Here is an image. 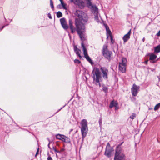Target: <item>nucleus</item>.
<instances>
[{"label":"nucleus","instance_id":"a18cd8bd","mask_svg":"<svg viewBox=\"0 0 160 160\" xmlns=\"http://www.w3.org/2000/svg\"><path fill=\"white\" fill-rule=\"evenodd\" d=\"M65 150V149L63 148H61L60 150V151H60L61 152H61H63Z\"/></svg>","mask_w":160,"mask_h":160},{"label":"nucleus","instance_id":"39448f33","mask_svg":"<svg viewBox=\"0 0 160 160\" xmlns=\"http://www.w3.org/2000/svg\"><path fill=\"white\" fill-rule=\"evenodd\" d=\"M82 41V42L81 43V47L82 48L84 57L87 60V61H88L91 64V65H92L93 64V62L92 60L91 59L90 57L88 55L87 49L86 48L83 43V42L84 41Z\"/></svg>","mask_w":160,"mask_h":160},{"label":"nucleus","instance_id":"603ef678","mask_svg":"<svg viewBox=\"0 0 160 160\" xmlns=\"http://www.w3.org/2000/svg\"><path fill=\"white\" fill-rule=\"evenodd\" d=\"M105 46V50H107V46H106L104 45L103 47ZM104 47H103V48Z\"/></svg>","mask_w":160,"mask_h":160},{"label":"nucleus","instance_id":"aec40b11","mask_svg":"<svg viewBox=\"0 0 160 160\" xmlns=\"http://www.w3.org/2000/svg\"><path fill=\"white\" fill-rule=\"evenodd\" d=\"M64 138L65 140L64 141H63V142H66L67 143H71V141L70 138L65 136Z\"/></svg>","mask_w":160,"mask_h":160},{"label":"nucleus","instance_id":"1a4fd4ad","mask_svg":"<svg viewBox=\"0 0 160 160\" xmlns=\"http://www.w3.org/2000/svg\"><path fill=\"white\" fill-rule=\"evenodd\" d=\"M139 87L136 85L135 84H133V87L131 89L132 95L134 96H136L137 94Z\"/></svg>","mask_w":160,"mask_h":160},{"label":"nucleus","instance_id":"b1692460","mask_svg":"<svg viewBox=\"0 0 160 160\" xmlns=\"http://www.w3.org/2000/svg\"><path fill=\"white\" fill-rule=\"evenodd\" d=\"M62 26L63 28L65 29V30H67L68 28V25L67 24V23H65V24H63L62 25Z\"/></svg>","mask_w":160,"mask_h":160},{"label":"nucleus","instance_id":"6ab92c4d","mask_svg":"<svg viewBox=\"0 0 160 160\" xmlns=\"http://www.w3.org/2000/svg\"><path fill=\"white\" fill-rule=\"evenodd\" d=\"M103 91L107 93L108 92V88L104 84L102 85Z\"/></svg>","mask_w":160,"mask_h":160},{"label":"nucleus","instance_id":"f704fd0d","mask_svg":"<svg viewBox=\"0 0 160 160\" xmlns=\"http://www.w3.org/2000/svg\"><path fill=\"white\" fill-rule=\"evenodd\" d=\"M102 118H100L99 120V123L100 126L102 124Z\"/></svg>","mask_w":160,"mask_h":160},{"label":"nucleus","instance_id":"13d9d810","mask_svg":"<svg viewBox=\"0 0 160 160\" xmlns=\"http://www.w3.org/2000/svg\"><path fill=\"white\" fill-rule=\"evenodd\" d=\"M61 3V2H63V0H59Z\"/></svg>","mask_w":160,"mask_h":160},{"label":"nucleus","instance_id":"c756f323","mask_svg":"<svg viewBox=\"0 0 160 160\" xmlns=\"http://www.w3.org/2000/svg\"><path fill=\"white\" fill-rule=\"evenodd\" d=\"M112 147H111L110 146V143L109 142H108L107 143V146L106 148H112Z\"/></svg>","mask_w":160,"mask_h":160},{"label":"nucleus","instance_id":"412c9836","mask_svg":"<svg viewBox=\"0 0 160 160\" xmlns=\"http://www.w3.org/2000/svg\"><path fill=\"white\" fill-rule=\"evenodd\" d=\"M77 56H78L80 59L82 58V56L80 54V52H81V51L79 49H78L77 51L75 52Z\"/></svg>","mask_w":160,"mask_h":160},{"label":"nucleus","instance_id":"c85d7f7f","mask_svg":"<svg viewBox=\"0 0 160 160\" xmlns=\"http://www.w3.org/2000/svg\"><path fill=\"white\" fill-rule=\"evenodd\" d=\"M95 14V19L97 21H98L99 20V19H98V13L96 14H96Z\"/></svg>","mask_w":160,"mask_h":160},{"label":"nucleus","instance_id":"0eeeda50","mask_svg":"<svg viewBox=\"0 0 160 160\" xmlns=\"http://www.w3.org/2000/svg\"><path fill=\"white\" fill-rule=\"evenodd\" d=\"M101 70L102 73V77L104 79H107L108 78V70L106 68L101 67Z\"/></svg>","mask_w":160,"mask_h":160},{"label":"nucleus","instance_id":"c9c22d12","mask_svg":"<svg viewBox=\"0 0 160 160\" xmlns=\"http://www.w3.org/2000/svg\"><path fill=\"white\" fill-rule=\"evenodd\" d=\"M88 7L89 8H90V7H91L93 5H92V2H88Z\"/></svg>","mask_w":160,"mask_h":160},{"label":"nucleus","instance_id":"72a5a7b5","mask_svg":"<svg viewBox=\"0 0 160 160\" xmlns=\"http://www.w3.org/2000/svg\"><path fill=\"white\" fill-rule=\"evenodd\" d=\"M107 34H109L110 36L111 35H112V33H111V32L110 30H108V31H107Z\"/></svg>","mask_w":160,"mask_h":160},{"label":"nucleus","instance_id":"7ed1b4c3","mask_svg":"<svg viewBox=\"0 0 160 160\" xmlns=\"http://www.w3.org/2000/svg\"><path fill=\"white\" fill-rule=\"evenodd\" d=\"M88 130L87 121L86 119H83L81 121V131L82 139L86 136Z\"/></svg>","mask_w":160,"mask_h":160},{"label":"nucleus","instance_id":"4c0bfd02","mask_svg":"<svg viewBox=\"0 0 160 160\" xmlns=\"http://www.w3.org/2000/svg\"><path fill=\"white\" fill-rule=\"evenodd\" d=\"M74 52H75V51H77V50L79 49L77 48V47L76 46H74Z\"/></svg>","mask_w":160,"mask_h":160},{"label":"nucleus","instance_id":"ea45409f","mask_svg":"<svg viewBox=\"0 0 160 160\" xmlns=\"http://www.w3.org/2000/svg\"><path fill=\"white\" fill-rule=\"evenodd\" d=\"M39 151V148H38L37 150L36 154H35V157H36L37 156V155H38V154Z\"/></svg>","mask_w":160,"mask_h":160},{"label":"nucleus","instance_id":"f8f14e48","mask_svg":"<svg viewBox=\"0 0 160 160\" xmlns=\"http://www.w3.org/2000/svg\"><path fill=\"white\" fill-rule=\"evenodd\" d=\"M131 33V29H130L128 32L125 34L123 38V39L124 42H126L130 38V35Z\"/></svg>","mask_w":160,"mask_h":160},{"label":"nucleus","instance_id":"774afa93","mask_svg":"<svg viewBox=\"0 0 160 160\" xmlns=\"http://www.w3.org/2000/svg\"><path fill=\"white\" fill-rule=\"evenodd\" d=\"M69 160H71V159H69Z\"/></svg>","mask_w":160,"mask_h":160},{"label":"nucleus","instance_id":"ddd939ff","mask_svg":"<svg viewBox=\"0 0 160 160\" xmlns=\"http://www.w3.org/2000/svg\"><path fill=\"white\" fill-rule=\"evenodd\" d=\"M117 157L115 159V157L114 158V160H125V156L123 154H121L120 155H117Z\"/></svg>","mask_w":160,"mask_h":160},{"label":"nucleus","instance_id":"bb28decb","mask_svg":"<svg viewBox=\"0 0 160 160\" xmlns=\"http://www.w3.org/2000/svg\"><path fill=\"white\" fill-rule=\"evenodd\" d=\"M61 5L62 6V8L65 9V10H66L67 9V8L66 7V5L63 2H61Z\"/></svg>","mask_w":160,"mask_h":160},{"label":"nucleus","instance_id":"f03ea898","mask_svg":"<svg viewBox=\"0 0 160 160\" xmlns=\"http://www.w3.org/2000/svg\"><path fill=\"white\" fill-rule=\"evenodd\" d=\"M92 76L93 78L94 83L96 85H99V87H101L100 82L102 78L99 68H96L93 70L92 72Z\"/></svg>","mask_w":160,"mask_h":160},{"label":"nucleus","instance_id":"6e6552de","mask_svg":"<svg viewBox=\"0 0 160 160\" xmlns=\"http://www.w3.org/2000/svg\"><path fill=\"white\" fill-rule=\"evenodd\" d=\"M123 143V142H122L120 144H119L115 150V159L116 158L117 155H120L121 151L122 150L121 145Z\"/></svg>","mask_w":160,"mask_h":160},{"label":"nucleus","instance_id":"c03bdc74","mask_svg":"<svg viewBox=\"0 0 160 160\" xmlns=\"http://www.w3.org/2000/svg\"><path fill=\"white\" fill-rule=\"evenodd\" d=\"M156 35L158 36H160V30H159L158 32L157 33Z\"/></svg>","mask_w":160,"mask_h":160},{"label":"nucleus","instance_id":"3c124183","mask_svg":"<svg viewBox=\"0 0 160 160\" xmlns=\"http://www.w3.org/2000/svg\"><path fill=\"white\" fill-rule=\"evenodd\" d=\"M53 149L54 151H55V150H57V149L56 148L54 147H53Z\"/></svg>","mask_w":160,"mask_h":160},{"label":"nucleus","instance_id":"864d4df0","mask_svg":"<svg viewBox=\"0 0 160 160\" xmlns=\"http://www.w3.org/2000/svg\"><path fill=\"white\" fill-rule=\"evenodd\" d=\"M145 40V38L144 37V38H143L142 40L143 42H144Z\"/></svg>","mask_w":160,"mask_h":160},{"label":"nucleus","instance_id":"09e8293b","mask_svg":"<svg viewBox=\"0 0 160 160\" xmlns=\"http://www.w3.org/2000/svg\"><path fill=\"white\" fill-rule=\"evenodd\" d=\"M148 60H146L144 61V63L146 65L148 64Z\"/></svg>","mask_w":160,"mask_h":160},{"label":"nucleus","instance_id":"052dcab7","mask_svg":"<svg viewBox=\"0 0 160 160\" xmlns=\"http://www.w3.org/2000/svg\"><path fill=\"white\" fill-rule=\"evenodd\" d=\"M61 3V2H63V0H59Z\"/></svg>","mask_w":160,"mask_h":160},{"label":"nucleus","instance_id":"f257e3e1","mask_svg":"<svg viewBox=\"0 0 160 160\" xmlns=\"http://www.w3.org/2000/svg\"><path fill=\"white\" fill-rule=\"evenodd\" d=\"M75 25L76 28L73 26L72 20H69V25L72 33H73L76 31L82 41L86 40V28L85 25L87 23L88 17L87 14L81 10H76L74 13Z\"/></svg>","mask_w":160,"mask_h":160},{"label":"nucleus","instance_id":"338daca9","mask_svg":"<svg viewBox=\"0 0 160 160\" xmlns=\"http://www.w3.org/2000/svg\"><path fill=\"white\" fill-rule=\"evenodd\" d=\"M76 101H74L73 102Z\"/></svg>","mask_w":160,"mask_h":160},{"label":"nucleus","instance_id":"473e14b6","mask_svg":"<svg viewBox=\"0 0 160 160\" xmlns=\"http://www.w3.org/2000/svg\"><path fill=\"white\" fill-rule=\"evenodd\" d=\"M110 39L111 42L112 43H113L114 42V40L113 39V37L112 35H111L110 36Z\"/></svg>","mask_w":160,"mask_h":160},{"label":"nucleus","instance_id":"cd10ccee","mask_svg":"<svg viewBox=\"0 0 160 160\" xmlns=\"http://www.w3.org/2000/svg\"><path fill=\"white\" fill-rule=\"evenodd\" d=\"M136 117V114L135 113H132V114L130 116V118L131 119H133Z\"/></svg>","mask_w":160,"mask_h":160},{"label":"nucleus","instance_id":"5fc2aeb1","mask_svg":"<svg viewBox=\"0 0 160 160\" xmlns=\"http://www.w3.org/2000/svg\"><path fill=\"white\" fill-rule=\"evenodd\" d=\"M73 129H71L70 131V132H69V133H70L71 132H72L73 131Z\"/></svg>","mask_w":160,"mask_h":160},{"label":"nucleus","instance_id":"680f3d73","mask_svg":"<svg viewBox=\"0 0 160 160\" xmlns=\"http://www.w3.org/2000/svg\"><path fill=\"white\" fill-rule=\"evenodd\" d=\"M61 3V2H63V0H59Z\"/></svg>","mask_w":160,"mask_h":160},{"label":"nucleus","instance_id":"8fccbe9b","mask_svg":"<svg viewBox=\"0 0 160 160\" xmlns=\"http://www.w3.org/2000/svg\"><path fill=\"white\" fill-rule=\"evenodd\" d=\"M5 26H3L2 28H0V31H1L4 27Z\"/></svg>","mask_w":160,"mask_h":160},{"label":"nucleus","instance_id":"37998d69","mask_svg":"<svg viewBox=\"0 0 160 160\" xmlns=\"http://www.w3.org/2000/svg\"><path fill=\"white\" fill-rule=\"evenodd\" d=\"M115 107V110H117L119 108V107L118 106V105H117Z\"/></svg>","mask_w":160,"mask_h":160},{"label":"nucleus","instance_id":"58836bf2","mask_svg":"<svg viewBox=\"0 0 160 160\" xmlns=\"http://www.w3.org/2000/svg\"><path fill=\"white\" fill-rule=\"evenodd\" d=\"M49 142V143H48V148H50V149H51V148H50V140L48 138Z\"/></svg>","mask_w":160,"mask_h":160},{"label":"nucleus","instance_id":"4d7b16f0","mask_svg":"<svg viewBox=\"0 0 160 160\" xmlns=\"http://www.w3.org/2000/svg\"><path fill=\"white\" fill-rule=\"evenodd\" d=\"M152 109H153V108H149V109L150 110H152Z\"/></svg>","mask_w":160,"mask_h":160},{"label":"nucleus","instance_id":"4468645a","mask_svg":"<svg viewBox=\"0 0 160 160\" xmlns=\"http://www.w3.org/2000/svg\"><path fill=\"white\" fill-rule=\"evenodd\" d=\"M65 135L61 134H58L56 135V139L60 140L63 142L64 140V137Z\"/></svg>","mask_w":160,"mask_h":160},{"label":"nucleus","instance_id":"2eb2a0df","mask_svg":"<svg viewBox=\"0 0 160 160\" xmlns=\"http://www.w3.org/2000/svg\"><path fill=\"white\" fill-rule=\"evenodd\" d=\"M148 55L149 56V59L150 61L154 60L157 58V55L154 54L153 53H149L148 54Z\"/></svg>","mask_w":160,"mask_h":160},{"label":"nucleus","instance_id":"e433bc0d","mask_svg":"<svg viewBox=\"0 0 160 160\" xmlns=\"http://www.w3.org/2000/svg\"><path fill=\"white\" fill-rule=\"evenodd\" d=\"M158 60V59L156 60H152V61H150V62H152V63H155Z\"/></svg>","mask_w":160,"mask_h":160},{"label":"nucleus","instance_id":"4be33fe9","mask_svg":"<svg viewBox=\"0 0 160 160\" xmlns=\"http://www.w3.org/2000/svg\"><path fill=\"white\" fill-rule=\"evenodd\" d=\"M160 108V102L156 104L154 108V110L156 111Z\"/></svg>","mask_w":160,"mask_h":160},{"label":"nucleus","instance_id":"393cba45","mask_svg":"<svg viewBox=\"0 0 160 160\" xmlns=\"http://www.w3.org/2000/svg\"><path fill=\"white\" fill-rule=\"evenodd\" d=\"M57 17L58 18H60L62 16V14L60 11H58L57 13Z\"/></svg>","mask_w":160,"mask_h":160},{"label":"nucleus","instance_id":"7c9ffc66","mask_svg":"<svg viewBox=\"0 0 160 160\" xmlns=\"http://www.w3.org/2000/svg\"><path fill=\"white\" fill-rule=\"evenodd\" d=\"M68 102H68L67 103L65 104V105L62 107L60 109H59L58 110V111L54 114H56V113H57L59 111H60L64 107H65V106L67 104H68Z\"/></svg>","mask_w":160,"mask_h":160},{"label":"nucleus","instance_id":"f3484780","mask_svg":"<svg viewBox=\"0 0 160 160\" xmlns=\"http://www.w3.org/2000/svg\"><path fill=\"white\" fill-rule=\"evenodd\" d=\"M118 105V103L117 102V101H112L109 106V108H111L112 107H115Z\"/></svg>","mask_w":160,"mask_h":160},{"label":"nucleus","instance_id":"bf43d9fd","mask_svg":"<svg viewBox=\"0 0 160 160\" xmlns=\"http://www.w3.org/2000/svg\"><path fill=\"white\" fill-rule=\"evenodd\" d=\"M61 3V2H63V0H59Z\"/></svg>","mask_w":160,"mask_h":160},{"label":"nucleus","instance_id":"5701e85b","mask_svg":"<svg viewBox=\"0 0 160 160\" xmlns=\"http://www.w3.org/2000/svg\"><path fill=\"white\" fill-rule=\"evenodd\" d=\"M60 22L61 25L66 23V20L65 18H62L60 19Z\"/></svg>","mask_w":160,"mask_h":160},{"label":"nucleus","instance_id":"0e129e2a","mask_svg":"<svg viewBox=\"0 0 160 160\" xmlns=\"http://www.w3.org/2000/svg\"><path fill=\"white\" fill-rule=\"evenodd\" d=\"M56 156H57V157H58V156H57V154H56Z\"/></svg>","mask_w":160,"mask_h":160},{"label":"nucleus","instance_id":"de8ad7c7","mask_svg":"<svg viewBox=\"0 0 160 160\" xmlns=\"http://www.w3.org/2000/svg\"><path fill=\"white\" fill-rule=\"evenodd\" d=\"M105 28L107 31H108V30H110L108 27V26H106Z\"/></svg>","mask_w":160,"mask_h":160},{"label":"nucleus","instance_id":"69168bd1","mask_svg":"<svg viewBox=\"0 0 160 160\" xmlns=\"http://www.w3.org/2000/svg\"><path fill=\"white\" fill-rule=\"evenodd\" d=\"M72 98L71 99H70V100H72Z\"/></svg>","mask_w":160,"mask_h":160},{"label":"nucleus","instance_id":"20e7f679","mask_svg":"<svg viewBox=\"0 0 160 160\" xmlns=\"http://www.w3.org/2000/svg\"><path fill=\"white\" fill-rule=\"evenodd\" d=\"M127 60L126 58H122V62L119 63V68L120 71L122 72H125L126 71V63Z\"/></svg>","mask_w":160,"mask_h":160},{"label":"nucleus","instance_id":"6e6d98bb","mask_svg":"<svg viewBox=\"0 0 160 160\" xmlns=\"http://www.w3.org/2000/svg\"><path fill=\"white\" fill-rule=\"evenodd\" d=\"M70 0V2L72 3L73 2H74L73 0Z\"/></svg>","mask_w":160,"mask_h":160},{"label":"nucleus","instance_id":"a19ab883","mask_svg":"<svg viewBox=\"0 0 160 160\" xmlns=\"http://www.w3.org/2000/svg\"><path fill=\"white\" fill-rule=\"evenodd\" d=\"M48 17L50 18V19H52V16H51V14L50 13H48Z\"/></svg>","mask_w":160,"mask_h":160},{"label":"nucleus","instance_id":"a878e982","mask_svg":"<svg viewBox=\"0 0 160 160\" xmlns=\"http://www.w3.org/2000/svg\"><path fill=\"white\" fill-rule=\"evenodd\" d=\"M50 5L52 10H54V7L53 4V2L52 0H50Z\"/></svg>","mask_w":160,"mask_h":160},{"label":"nucleus","instance_id":"a211bd4d","mask_svg":"<svg viewBox=\"0 0 160 160\" xmlns=\"http://www.w3.org/2000/svg\"><path fill=\"white\" fill-rule=\"evenodd\" d=\"M159 52H160V45H159L154 48V52L158 53Z\"/></svg>","mask_w":160,"mask_h":160},{"label":"nucleus","instance_id":"e2e57ef3","mask_svg":"<svg viewBox=\"0 0 160 160\" xmlns=\"http://www.w3.org/2000/svg\"><path fill=\"white\" fill-rule=\"evenodd\" d=\"M60 6H61V5L60 4L58 5V7H60Z\"/></svg>","mask_w":160,"mask_h":160},{"label":"nucleus","instance_id":"9d476101","mask_svg":"<svg viewBox=\"0 0 160 160\" xmlns=\"http://www.w3.org/2000/svg\"><path fill=\"white\" fill-rule=\"evenodd\" d=\"M113 151V148H106L104 155L108 158H110L111 157L112 152Z\"/></svg>","mask_w":160,"mask_h":160},{"label":"nucleus","instance_id":"423d86ee","mask_svg":"<svg viewBox=\"0 0 160 160\" xmlns=\"http://www.w3.org/2000/svg\"><path fill=\"white\" fill-rule=\"evenodd\" d=\"M112 53V52L109 51L107 50H105V46L103 48L102 54L103 56L107 59L110 60L111 56Z\"/></svg>","mask_w":160,"mask_h":160},{"label":"nucleus","instance_id":"79ce46f5","mask_svg":"<svg viewBox=\"0 0 160 160\" xmlns=\"http://www.w3.org/2000/svg\"><path fill=\"white\" fill-rule=\"evenodd\" d=\"M47 159L48 160H53L51 157L50 156H49L48 157Z\"/></svg>","mask_w":160,"mask_h":160},{"label":"nucleus","instance_id":"2f4dec72","mask_svg":"<svg viewBox=\"0 0 160 160\" xmlns=\"http://www.w3.org/2000/svg\"><path fill=\"white\" fill-rule=\"evenodd\" d=\"M74 62L75 63L79 64L81 62L78 59H76L74 60Z\"/></svg>","mask_w":160,"mask_h":160},{"label":"nucleus","instance_id":"9b49d317","mask_svg":"<svg viewBox=\"0 0 160 160\" xmlns=\"http://www.w3.org/2000/svg\"><path fill=\"white\" fill-rule=\"evenodd\" d=\"M75 5H77L81 8H82L84 7V2L80 0H75L74 2H73Z\"/></svg>","mask_w":160,"mask_h":160},{"label":"nucleus","instance_id":"dca6fc26","mask_svg":"<svg viewBox=\"0 0 160 160\" xmlns=\"http://www.w3.org/2000/svg\"><path fill=\"white\" fill-rule=\"evenodd\" d=\"M90 8L94 14L98 13V8L96 5L92 6L91 7H90Z\"/></svg>","mask_w":160,"mask_h":160},{"label":"nucleus","instance_id":"49530a36","mask_svg":"<svg viewBox=\"0 0 160 160\" xmlns=\"http://www.w3.org/2000/svg\"><path fill=\"white\" fill-rule=\"evenodd\" d=\"M55 152H57L60 154H61V152L57 150H55Z\"/></svg>","mask_w":160,"mask_h":160}]
</instances>
